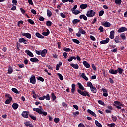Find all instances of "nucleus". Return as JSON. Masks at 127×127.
<instances>
[{"label":"nucleus","instance_id":"43","mask_svg":"<svg viewBox=\"0 0 127 127\" xmlns=\"http://www.w3.org/2000/svg\"><path fill=\"white\" fill-rule=\"evenodd\" d=\"M115 4H116L117 5H121V4L122 3V1H121V0H115Z\"/></svg>","mask_w":127,"mask_h":127},{"label":"nucleus","instance_id":"23","mask_svg":"<svg viewBox=\"0 0 127 127\" xmlns=\"http://www.w3.org/2000/svg\"><path fill=\"white\" fill-rule=\"evenodd\" d=\"M114 33L115 31H111L110 32V36H109V37L111 39H113L114 38Z\"/></svg>","mask_w":127,"mask_h":127},{"label":"nucleus","instance_id":"17","mask_svg":"<svg viewBox=\"0 0 127 127\" xmlns=\"http://www.w3.org/2000/svg\"><path fill=\"white\" fill-rule=\"evenodd\" d=\"M12 107L14 110H17V109L19 107V106L18 105V104L17 103H14L13 104H12Z\"/></svg>","mask_w":127,"mask_h":127},{"label":"nucleus","instance_id":"27","mask_svg":"<svg viewBox=\"0 0 127 127\" xmlns=\"http://www.w3.org/2000/svg\"><path fill=\"white\" fill-rule=\"evenodd\" d=\"M79 18L81 19H83L85 21H87L88 20L87 17L85 15H81L79 16Z\"/></svg>","mask_w":127,"mask_h":127},{"label":"nucleus","instance_id":"4","mask_svg":"<svg viewBox=\"0 0 127 127\" xmlns=\"http://www.w3.org/2000/svg\"><path fill=\"white\" fill-rule=\"evenodd\" d=\"M113 106H114L118 109H121V107H123L124 104L119 101H114V104H113Z\"/></svg>","mask_w":127,"mask_h":127},{"label":"nucleus","instance_id":"22","mask_svg":"<svg viewBox=\"0 0 127 127\" xmlns=\"http://www.w3.org/2000/svg\"><path fill=\"white\" fill-rule=\"evenodd\" d=\"M35 35L38 38H40V39H43L44 38V36H43L42 35H41L40 33L36 32L35 34Z\"/></svg>","mask_w":127,"mask_h":127},{"label":"nucleus","instance_id":"6","mask_svg":"<svg viewBox=\"0 0 127 127\" xmlns=\"http://www.w3.org/2000/svg\"><path fill=\"white\" fill-rule=\"evenodd\" d=\"M21 35H22V36H25L26 38L29 39L32 37L31 34L29 33H22Z\"/></svg>","mask_w":127,"mask_h":127},{"label":"nucleus","instance_id":"42","mask_svg":"<svg viewBox=\"0 0 127 127\" xmlns=\"http://www.w3.org/2000/svg\"><path fill=\"white\" fill-rule=\"evenodd\" d=\"M72 41L74 43H76L77 44H80V41H79L78 40H77L76 39H72Z\"/></svg>","mask_w":127,"mask_h":127},{"label":"nucleus","instance_id":"51","mask_svg":"<svg viewBox=\"0 0 127 127\" xmlns=\"http://www.w3.org/2000/svg\"><path fill=\"white\" fill-rule=\"evenodd\" d=\"M98 103L101 104L102 106H105V103H104V102L102 101L101 100H98Z\"/></svg>","mask_w":127,"mask_h":127},{"label":"nucleus","instance_id":"47","mask_svg":"<svg viewBox=\"0 0 127 127\" xmlns=\"http://www.w3.org/2000/svg\"><path fill=\"white\" fill-rule=\"evenodd\" d=\"M111 118H112V120L113 122H116L117 120V118L116 116H114V115H112L111 117Z\"/></svg>","mask_w":127,"mask_h":127},{"label":"nucleus","instance_id":"45","mask_svg":"<svg viewBox=\"0 0 127 127\" xmlns=\"http://www.w3.org/2000/svg\"><path fill=\"white\" fill-rule=\"evenodd\" d=\"M120 37H121V39L123 40H126V39L125 33H122L121 35H120Z\"/></svg>","mask_w":127,"mask_h":127},{"label":"nucleus","instance_id":"48","mask_svg":"<svg viewBox=\"0 0 127 127\" xmlns=\"http://www.w3.org/2000/svg\"><path fill=\"white\" fill-rule=\"evenodd\" d=\"M104 13H105V12L104 11V10L100 11V12H99V17L102 16Z\"/></svg>","mask_w":127,"mask_h":127},{"label":"nucleus","instance_id":"50","mask_svg":"<svg viewBox=\"0 0 127 127\" xmlns=\"http://www.w3.org/2000/svg\"><path fill=\"white\" fill-rule=\"evenodd\" d=\"M29 117H30V118H31L34 121H36V117H34V116L33 115H29Z\"/></svg>","mask_w":127,"mask_h":127},{"label":"nucleus","instance_id":"12","mask_svg":"<svg viewBox=\"0 0 127 127\" xmlns=\"http://www.w3.org/2000/svg\"><path fill=\"white\" fill-rule=\"evenodd\" d=\"M83 64L84 65V66H85V67L86 68H89L90 67H91V66L90 65L89 63H88L87 61H85L84 62H83Z\"/></svg>","mask_w":127,"mask_h":127},{"label":"nucleus","instance_id":"30","mask_svg":"<svg viewBox=\"0 0 127 127\" xmlns=\"http://www.w3.org/2000/svg\"><path fill=\"white\" fill-rule=\"evenodd\" d=\"M116 70H117V73H119V74H122L124 71V69H122L121 68H117Z\"/></svg>","mask_w":127,"mask_h":127},{"label":"nucleus","instance_id":"49","mask_svg":"<svg viewBox=\"0 0 127 127\" xmlns=\"http://www.w3.org/2000/svg\"><path fill=\"white\" fill-rule=\"evenodd\" d=\"M5 97L9 98V99H11V100H13L12 97L9 94L5 95Z\"/></svg>","mask_w":127,"mask_h":127},{"label":"nucleus","instance_id":"63","mask_svg":"<svg viewBox=\"0 0 127 127\" xmlns=\"http://www.w3.org/2000/svg\"><path fill=\"white\" fill-rule=\"evenodd\" d=\"M109 46L111 48H113V49L116 48V45H110Z\"/></svg>","mask_w":127,"mask_h":127},{"label":"nucleus","instance_id":"18","mask_svg":"<svg viewBox=\"0 0 127 127\" xmlns=\"http://www.w3.org/2000/svg\"><path fill=\"white\" fill-rule=\"evenodd\" d=\"M80 20L78 19H75L72 20V24L74 25H75L76 24L80 23Z\"/></svg>","mask_w":127,"mask_h":127},{"label":"nucleus","instance_id":"39","mask_svg":"<svg viewBox=\"0 0 127 127\" xmlns=\"http://www.w3.org/2000/svg\"><path fill=\"white\" fill-rule=\"evenodd\" d=\"M12 91L14 92L15 94H19V92L17 90V89H16L15 88H12Z\"/></svg>","mask_w":127,"mask_h":127},{"label":"nucleus","instance_id":"40","mask_svg":"<svg viewBox=\"0 0 127 127\" xmlns=\"http://www.w3.org/2000/svg\"><path fill=\"white\" fill-rule=\"evenodd\" d=\"M86 85L88 87H89L90 88L94 87V86L92 85V83L91 82H88L87 83H86Z\"/></svg>","mask_w":127,"mask_h":127},{"label":"nucleus","instance_id":"14","mask_svg":"<svg viewBox=\"0 0 127 127\" xmlns=\"http://www.w3.org/2000/svg\"><path fill=\"white\" fill-rule=\"evenodd\" d=\"M70 66L76 69H78L79 68V66L76 63H72L71 64H70Z\"/></svg>","mask_w":127,"mask_h":127},{"label":"nucleus","instance_id":"59","mask_svg":"<svg viewBox=\"0 0 127 127\" xmlns=\"http://www.w3.org/2000/svg\"><path fill=\"white\" fill-rule=\"evenodd\" d=\"M12 4L16 6L17 5V1L16 0H12Z\"/></svg>","mask_w":127,"mask_h":127},{"label":"nucleus","instance_id":"64","mask_svg":"<svg viewBox=\"0 0 127 127\" xmlns=\"http://www.w3.org/2000/svg\"><path fill=\"white\" fill-rule=\"evenodd\" d=\"M78 127H85V126L84 124L80 123L78 124Z\"/></svg>","mask_w":127,"mask_h":127},{"label":"nucleus","instance_id":"13","mask_svg":"<svg viewBox=\"0 0 127 127\" xmlns=\"http://www.w3.org/2000/svg\"><path fill=\"white\" fill-rule=\"evenodd\" d=\"M25 53L29 55L30 57H33L34 55L30 50H27L25 51Z\"/></svg>","mask_w":127,"mask_h":127},{"label":"nucleus","instance_id":"19","mask_svg":"<svg viewBox=\"0 0 127 127\" xmlns=\"http://www.w3.org/2000/svg\"><path fill=\"white\" fill-rule=\"evenodd\" d=\"M87 112L88 113H89L90 115H92L94 117L97 116L96 114L94 112H93L91 110L88 109Z\"/></svg>","mask_w":127,"mask_h":127},{"label":"nucleus","instance_id":"16","mask_svg":"<svg viewBox=\"0 0 127 127\" xmlns=\"http://www.w3.org/2000/svg\"><path fill=\"white\" fill-rule=\"evenodd\" d=\"M109 73L111 74L116 75L117 74V70H114V69H110L109 70Z\"/></svg>","mask_w":127,"mask_h":127},{"label":"nucleus","instance_id":"10","mask_svg":"<svg viewBox=\"0 0 127 127\" xmlns=\"http://www.w3.org/2000/svg\"><path fill=\"white\" fill-rule=\"evenodd\" d=\"M102 25L105 27H110L111 26V24L108 21H106L105 23L102 22Z\"/></svg>","mask_w":127,"mask_h":127},{"label":"nucleus","instance_id":"11","mask_svg":"<svg viewBox=\"0 0 127 127\" xmlns=\"http://www.w3.org/2000/svg\"><path fill=\"white\" fill-rule=\"evenodd\" d=\"M125 31H127V28L125 27H121L118 30V33H123Z\"/></svg>","mask_w":127,"mask_h":127},{"label":"nucleus","instance_id":"7","mask_svg":"<svg viewBox=\"0 0 127 127\" xmlns=\"http://www.w3.org/2000/svg\"><path fill=\"white\" fill-rule=\"evenodd\" d=\"M47 53V50L46 49H44L41 51L40 55L42 57H45L46 56V54Z\"/></svg>","mask_w":127,"mask_h":127},{"label":"nucleus","instance_id":"62","mask_svg":"<svg viewBox=\"0 0 127 127\" xmlns=\"http://www.w3.org/2000/svg\"><path fill=\"white\" fill-rule=\"evenodd\" d=\"M25 125L26 126L29 127V126L31 125V124H30V123L29 122H25Z\"/></svg>","mask_w":127,"mask_h":127},{"label":"nucleus","instance_id":"56","mask_svg":"<svg viewBox=\"0 0 127 127\" xmlns=\"http://www.w3.org/2000/svg\"><path fill=\"white\" fill-rule=\"evenodd\" d=\"M73 115H74V117H76L77 115H80V112L77 111L73 113Z\"/></svg>","mask_w":127,"mask_h":127},{"label":"nucleus","instance_id":"25","mask_svg":"<svg viewBox=\"0 0 127 127\" xmlns=\"http://www.w3.org/2000/svg\"><path fill=\"white\" fill-rule=\"evenodd\" d=\"M50 34V31L49 29H47V32L42 33V35L44 36H48Z\"/></svg>","mask_w":127,"mask_h":127},{"label":"nucleus","instance_id":"57","mask_svg":"<svg viewBox=\"0 0 127 127\" xmlns=\"http://www.w3.org/2000/svg\"><path fill=\"white\" fill-rule=\"evenodd\" d=\"M25 40V39L24 38H20V39H19V43H22Z\"/></svg>","mask_w":127,"mask_h":127},{"label":"nucleus","instance_id":"52","mask_svg":"<svg viewBox=\"0 0 127 127\" xmlns=\"http://www.w3.org/2000/svg\"><path fill=\"white\" fill-rule=\"evenodd\" d=\"M11 101H12V100L11 99H7L6 101H5V104H9Z\"/></svg>","mask_w":127,"mask_h":127},{"label":"nucleus","instance_id":"54","mask_svg":"<svg viewBox=\"0 0 127 127\" xmlns=\"http://www.w3.org/2000/svg\"><path fill=\"white\" fill-rule=\"evenodd\" d=\"M103 29H103V27L101 26L99 27L98 30H99L100 32L102 33V32H104Z\"/></svg>","mask_w":127,"mask_h":127},{"label":"nucleus","instance_id":"58","mask_svg":"<svg viewBox=\"0 0 127 127\" xmlns=\"http://www.w3.org/2000/svg\"><path fill=\"white\" fill-rule=\"evenodd\" d=\"M90 39L92 40L93 41H96V38H95V37L93 36L90 35Z\"/></svg>","mask_w":127,"mask_h":127},{"label":"nucleus","instance_id":"35","mask_svg":"<svg viewBox=\"0 0 127 127\" xmlns=\"http://www.w3.org/2000/svg\"><path fill=\"white\" fill-rule=\"evenodd\" d=\"M44 98L46 99V100L49 101L51 99V97L49 94H47L46 96H43Z\"/></svg>","mask_w":127,"mask_h":127},{"label":"nucleus","instance_id":"53","mask_svg":"<svg viewBox=\"0 0 127 127\" xmlns=\"http://www.w3.org/2000/svg\"><path fill=\"white\" fill-rule=\"evenodd\" d=\"M115 125H116V124H115V123H111V124H107L108 127H114Z\"/></svg>","mask_w":127,"mask_h":127},{"label":"nucleus","instance_id":"28","mask_svg":"<svg viewBox=\"0 0 127 127\" xmlns=\"http://www.w3.org/2000/svg\"><path fill=\"white\" fill-rule=\"evenodd\" d=\"M51 97H52V101H55L56 99V96H55V94L54 92H52V94H51Z\"/></svg>","mask_w":127,"mask_h":127},{"label":"nucleus","instance_id":"38","mask_svg":"<svg viewBox=\"0 0 127 127\" xmlns=\"http://www.w3.org/2000/svg\"><path fill=\"white\" fill-rule=\"evenodd\" d=\"M63 50L66 52H69L71 51V49L69 48L65 47L64 48Z\"/></svg>","mask_w":127,"mask_h":127},{"label":"nucleus","instance_id":"31","mask_svg":"<svg viewBox=\"0 0 127 127\" xmlns=\"http://www.w3.org/2000/svg\"><path fill=\"white\" fill-rule=\"evenodd\" d=\"M75 91V84H72V89H71V93L72 94H74V92Z\"/></svg>","mask_w":127,"mask_h":127},{"label":"nucleus","instance_id":"3","mask_svg":"<svg viewBox=\"0 0 127 127\" xmlns=\"http://www.w3.org/2000/svg\"><path fill=\"white\" fill-rule=\"evenodd\" d=\"M95 15H96V12H95L94 10H88L86 14V16L89 18L93 17Z\"/></svg>","mask_w":127,"mask_h":127},{"label":"nucleus","instance_id":"32","mask_svg":"<svg viewBox=\"0 0 127 127\" xmlns=\"http://www.w3.org/2000/svg\"><path fill=\"white\" fill-rule=\"evenodd\" d=\"M81 77L86 81L89 80V78H87V77L85 75V74L84 73H82Z\"/></svg>","mask_w":127,"mask_h":127},{"label":"nucleus","instance_id":"26","mask_svg":"<svg viewBox=\"0 0 127 127\" xmlns=\"http://www.w3.org/2000/svg\"><path fill=\"white\" fill-rule=\"evenodd\" d=\"M30 61L32 62H38L39 60L37 58H30Z\"/></svg>","mask_w":127,"mask_h":127},{"label":"nucleus","instance_id":"44","mask_svg":"<svg viewBox=\"0 0 127 127\" xmlns=\"http://www.w3.org/2000/svg\"><path fill=\"white\" fill-rule=\"evenodd\" d=\"M28 22H29L31 25H34L35 23L33 20L31 19H29L27 20Z\"/></svg>","mask_w":127,"mask_h":127},{"label":"nucleus","instance_id":"21","mask_svg":"<svg viewBox=\"0 0 127 127\" xmlns=\"http://www.w3.org/2000/svg\"><path fill=\"white\" fill-rule=\"evenodd\" d=\"M71 11L72 13L74 14L75 15H77L81 13L79 10H71Z\"/></svg>","mask_w":127,"mask_h":127},{"label":"nucleus","instance_id":"20","mask_svg":"<svg viewBox=\"0 0 127 127\" xmlns=\"http://www.w3.org/2000/svg\"><path fill=\"white\" fill-rule=\"evenodd\" d=\"M88 7V5L87 4H82L80 5V8L82 10H84L86 9Z\"/></svg>","mask_w":127,"mask_h":127},{"label":"nucleus","instance_id":"8","mask_svg":"<svg viewBox=\"0 0 127 127\" xmlns=\"http://www.w3.org/2000/svg\"><path fill=\"white\" fill-rule=\"evenodd\" d=\"M29 114V112L24 111L22 112V113H21V116H22L23 118H28Z\"/></svg>","mask_w":127,"mask_h":127},{"label":"nucleus","instance_id":"1","mask_svg":"<svg viewBox=\"0 0 127 127\" xmlns=\"http://www.w3.org/2000/svg\"><path fill=\"white\" fill-rule=\"evenodd\" d=\"M77 85H78L79 89H77V92L80 94L81 96L84 97H91V95L88 91L85 90V88L83 86L82 84L80 83H77ZM82 90H85L82 91Z\"/></svg>","mask_w":127,"mask_h":127},{"label":"nucleus","instance_id":"29","mask_svg":"<svg viewBox=\"0 0 127 127\" xmlns=\"http://www.w3.org/2000/svg\"><path fill=\"white\" fill-rule=\"evenodd\" d=\"M90 90L92 91V92L94 94H96L97 92L96 88L94 87H90Z\"/></svg>","mask_w":127,"mask_h":127},{"label":"nucleus","instance_id":"37","mask_svg":"<svg viewBox=\"0 0 127 127\" xmlns=\"http://www.w3.org/2000/svg\"><path fill=\"white\" fill-rule=\"evenodd\" d=\"M57 76H59V79L61 80V81L64 80V77L60 73H57Z\"/></svg>","mask_w":127,"mask_h":127},{"label":"nucleus","instance_id":"33","mask_svg":"<svg viewBox=\"0 0 127 127\" xmlns=\"http://www.w3.org/2000/svg\"><path fill=\"white\" fill-rule=\"evenodd\" d=\"M95 124L96 125V126L98 127H102V125H101L98 120L95 121Z\"/></svg>","mask_w":127,"mask_h":127},{"label":"nucleus","instance_id":"15","mask_svg":"<svg viewBox=\"0 0 127 127\" xmlns=\"http://www.w3.org/2000/svg\"><path fill=\"white\" fill-rule=\"evenodd\" d=\"M78 33H80L81 34L85 35L87 34L85 31L82 29V28H79L78 29Z\"/></svg>","mask_w":127,"mask_h":127},{"label":"nucleus","instance_id":"46","mask_svg":"<svg viewBox=\"0 0 127 127\" xmlns=\"http://www.w3.org/2000/svg\"><path fill=\"white\" fill-rule=\"evenodd\" d=\"M37 80L41 81L42 82H43L44 81V79L42 77L39 76V77H37Z\"/></svg>","mask_w":127,"mask_h":127},{"label":"nucleus","instance_id":"34","mask_svg":"<svg viewBox=\"0 0 127 127\" xmlns=\"http://www.w3.org/2000/svg\"><path fill=\"white\" fill-rule=\"evenodd\" d=\"M114 41L116 43H120V41L119 40V36H117L114 39Z\"/></svg>","mask_w":127,"mask_h":127},{"label":"nucleus","instance_id":"36","mask_svg":"<svg viewBox=\"0 0 127 127\" xmlns=\"http://www.w3.org/2000/svg\"><path fill=\"white\" fill-rule=\"evenodd\" d=\"M46 25H47L48 27H51L52 23L51 21H47V22H46Z\"/></svg>","mask_w":127,"mask_h":127},{"label":"nucleus","instance_id":"55","mask_svg":"<svg viewBox=\"0 0 127 127\" xmlns=\"http://www.w3.org/2000/svg\"><path fill=\"white\" fill-rule=\"evenodd\" d=\"M62 106H63V107L66 108L67 107V105L66 103H65L64 102H63V103H62Z\"/></svg>","mask_w":127,"mask_h":127},{"label":"nucleus","instance_id":"41","mask_svg":"<svg viewBox=\"0 0 127 127\" xmlns=\"http://www.w3.org/2000/svg\"><path fill=\"white\" fill-rule=\"evenodd\" d=\"M47 16L48 17H51L52 16V12L51 10H47Z\"/></svg>","mask_w":127,"mask_h":127},{"label":"nucleus","instance_id":"2","mask_svg":"<svg viewBox=\"0 0 127 127\" xmlns=\"http://www.w3.org/2000/svg\"><path fill=\"white\" fill-rule=\"evenodd\" d=\"M33 111H36L39 114L42 115V116H46L47 115V112H43L42 110L39 108H33Z\"/></svg>","mask_w":127,"mask_h":127},{"label":"nucleus","instance_id":"24","mask_svg":"<svg viewBox=\"0 0 127 127\" xmlns=\"http://www.w3.org/2000/svg\"><path fill=\"white\" fill-rule=\"evenodd\" d=\"M13 68L11 66H9L8 68V72L7 73L9 74H11L13 73Z\"/></svg>","mask_w":127,"mask_h":127},{"label":"nucleus","instance_id":"9","mask_svg":"<svg viewBox=\"0 0 127 127\" xmlns=\"http://www.w3.org/2000/svg\"><path fill=\"white\" fill-rule=\"evenodd\" d=\"M109 41H110V39L109 38H106V40H101L100 42V43L101 45L106 44L107 43H109Z\"/></svg>","mask_w":127,"mask_h":127},{"label":"nucleus","instance_id":"61","mask_svg":"<svg viewBox=\"0 0 127 127\" xmlns=\"http://www.w3.org/2000/svg\"><path fill=\"white\" fill-rule=\"evenodd\" d=\"M30 12H31V13H32L34 15L36 14V10H34V9H31V10H30Z\"/></svg>","mask_w":127,"mask_h":127},{"label":"nucleus","instance_id":"60","mask_svg":"<svg viewBox=\"0 0 127 127\" xmlns=\"http://www.w3.org/2000/svg\"><path fill=\"white\" fill-rule=\"evenodd\" d=\"M60 120L58 118H56L54 119V122L56 124L58 123L59 122Z\"/></svg>","mask_w":127,"mask_h":127},{"label":"nucleus","instance_id":"5","mask_svg":"<svg viewBox=\"0 0 127 127\" xmlns=\"http://www.w3.org/2000/svg\"><path fill=\"white\" fill-rule=\"evenodd\" d=\"M30 83H32L33 85L35 84L36 83V78L35 76L34 75H32L31 77L30 78Z\"/></svg>","mask_w":127,"mask_h":127}]
</instances>
